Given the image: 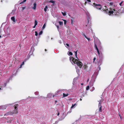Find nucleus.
Listing matches in <instances>:
<instances>
[{
  "instance_id": "48",
  "label": "nucleus",
  "mask_w": 124,
  "mask_h": 124,
  "mask_svg": "<svg viewBox=\"0 0 124 124\" xmlns=\"http://www.w3.org/2000/svg\"><path fill=\"white\" fill-rule=\"evenodd\" d=\"M1 72H0V75H1Z\"/></svg>"
},
{
  "instance_id": "15",
  "label": "nucleus",
  "mask_w": 124,
  "mask_h": 124,
  "mask_svg": "<svg viewBox=\"0 0 124 124\" xmlns=\"http://www.w3.org/2000/svg\"><path fill=\"white\" fill-rule=\"evenodd\" d=\"M34 24V25L36 26L38 24V22L36 20H35V21Z\"/></svg>"
},
{
  "instance_id": "55",
  "label": "nucleus",
  "mask_w": 124,
  "mask_h": 124,
  "mask_svg": "<svg viewBox=\"0 0 124 124\" xmlns=\"http://www.w3.org/2000/svg\"><path fill=\"white\" fill-rule=\"evenodd\" d=\"M93 83L92 84V86L93 85Z\"/></svg>"
},
{
  "instance_id": "17",
  "label": "nucleus",
  "mask_w": 124,
  "mask_h": 124,
  "mask_svg": "<svg viewBox=\"0 0 124 124\" xmlns=\"http://www.w3.org/2000/svg\"><path fill=\"white\" fill-rule=\"evenodd\" d=\"M49 2H51L52 3L54 4L55 2V1L54 0H51L49 1Z\"/></svg>"
},
{
  "instance_id": "33",
  "label": "nucleus",
  "mask_w": 124,
  "mask_h": 124,
  "mask_svg": "<svg viewBox=\"0 0 124 124\" xmlns=\"http://www.w3.org/2000/svg\"><path fill=\"white\" fill-rule=\"evenodd\" d=\"M86 38L88 40V41H89L90 40L89 38H88L87 37H86Z\"/></svg>"
},
{
  "instance_id": "10",
  "label": "nucleus",
  "mask_w": 124,
  "mask_h": 124,
  "mask_svg": "<svg viewBox=\"0 0 124 124\" xmlns=\"http://www.w3.org/2000/svg\"><path fill=\"white\" fill-rule=\"evenodd\" d=\"M36 3H35L34 4V7H32V8L33 9H36Z\"/></svg>"
},
{
  "instance_id": "20",
  "label": "nucleus",
  "mask_w": 124,
  "mask_h": 124,
  "mask_svg": "<svg viewBox=\"0 0 124 124\" xmlns=\"http://www.w3.org/2000/svg\"><path fill=\"white\" fill-rule=\"evenodd\" d=\"M62 15L63 16H66V12H65L64 13H63V12H62Z\"/></svg>"
},
{
  "instance_id": "52",
  "label": "nucleus",
  "mask_w": 124,
  "mask_h": 124,
  "mask_svg": "<svg viewBox=\"0 0 124 124\" xmlns=\"http://www.w3.org/2000/svg\"><path fill=\"white\" fill-rule=\"evenodd\" d=\"M54 95H53V97H54Z\"/></svg>"
},
{
  "instance_id": "4",
  "label": "nucleus",
  "mask_w": 124,
  "mask_h": 124,
  "mask_svg": "<svg viewBox=\"0 0 124 124\" xmlns=\"http://www.w3.org/2000/svg\"><path fill=\"white\" fill-rule=\"evenodd\" d=\"M7 107V105H2L0 106V110H3L6 109Z\"/></svg>"
},
{
  "instance_id": "25",
  "label": "nucleus",
  "mask_w": 124,
  "mask_h": 124,
  "mask_svg": "<svg viewBox=\"0 0 124 124\" xmlns=\"http://www.w3.org/2000/svg\"><path fill=\"white\" fill-rule=\"evenodd\" d=\"M76 105V103H75L74 104H73L72 105V106H71V108H72L73 107H74Z\"/></svg>"
},
{
  "instance_id": "34",
  "label": "nucleus",
  "mask_w": 124,
  "mask_h": 124,
  "mask_svg": "<svg viewBox=\"0 0 124 124\" xmlns=\"http://www.w3.org/2000/svg\"><path fill=\"white\" fill-rule=\"evenodd\" d=\"M97 52L98 53V54L99 55L100 54V52L99 51V50H97Z\"/></svg>"
},
{
  "instance_id": "50",
  "label": "nucleus",
  "mask_w": 124,
  "mask_h": 124,
  "mask_svg": "<svg viewBox=\"0 0 124 124\" xmlns=\"http://www.w3.org/2000/svg\"><path fill=\"white\" fill-rule=\"evenodd\" d=\"M57 102V101H55V103H56V102Z\"/></svg>"
},
{
  "instance_id": "40",
  "label": "nucleus",
  "mask_w": 124,
  "mask_h": 124,
  "mask_svg": "<svg viewBox=\"0 0 124 124\" xmlns=\"http://www.w3.org/2000/svg\"><path fill=\"white\" fill-rule=\"evenodd\" d=\"M56 27H57V29H58L59 28V26L58 25H57L56 26Z\"/></svg>"
},
{
  "instance_id": "18",
  "label": "nucleus",
  "mask_w": 124,
  "mask_h": 124,
  "mask_svg": "<svg viewBox=\"0 0 124 124\" xmlns=\"http://www.w3.org/2000/svg\"><path fill=\"white\" fill-rule=\"evenodd\" d=\"M59 24L60 25H62L63 24V22H61V21H59Z\"/></svg>"
},
{
  "instance_id": "21",
  "label": "nucleus",
  "mask_w": 124,
  "mask_h": 124,
  "mask_svg": "<svg viewBox=\"0 0 124 124\" xmlns=\"http://www.w3.org/2000/svg\"><path fill=\"white\" fill-rule=\"evenodd\" d=\"M78 50H77L76 51L74 52L75 53V56H76V57L77 59H78V58L77 57V52Z\"/></svg>"
},
{
  "instance_id": "54",
  "label": "nucleus",
  "mask_w": 124,
  "mask_h": 124,
  "mask_svg": "<svg viewBox=\"0 0 124 124\" xmlns=\"http://www.w3.org/2000/svg\"><path fill=\"white\" fill-rule=\"evenodd\" d=\"M1 36L0 35V38H1Z\"/></svg>"
},
{
  "instance_id": "19",
  "label": "nucleus",
  "mask_w": 124,
  "mask_h": 124,
  "mask_svg": "<svg viewBox=\"0 0 124 124\" xmlns=\"http://www.w3.org/2000/svg\"><path fill=\"white\" fill-rule=\"evenodd\" d=\"M46 26V24L45 23L44 24L43 27H42V29H43L45 28Z\"/></svg>"
},
{
  "instance_id": "47",
  "label": "nucleus",
  "mask_w": 124,
  "mask_h": 124,
  "mask_svg": "<svg viewBox=\"0 0 124 124\" xmlns=\"http://www.w3.org/2000/svg\"><path fill=\"white\" fill-rule=\"evenodd\" d=\"M81 85H84V84L83 83H81Z\"/></svg>"
},
{
  "instance_id": "26",
  "label": "nucleus",
  "mask_w": 124,
  "mask_h": 124,
  "mask_svg": "<svg viewBox=\"0 0 124 124\" xmlns=\"http://www.w3.org/2000/svg\"><path fill=\"white\" fill-rule=\"evenodd\" d=\"M27 0H23V2L20 3V4H21L23 3L24 2H25Z\"/></svg>"
},
{
  "instance_id": "14",
  "label": "nucleus",
  "mask_w": 124,
  "mask_h": 124,
  "mask_svg": "<svg viewBox=\"0 0 124 124\" xmlns=\"http://www.w3.org/2000/svg\"><path fill=\"white\" fill-rule=\"evenodd\" d=\"M103 99H101L99 101V104L101 105V104L102 102L103 101Z\"/></svg>"
},
{
  "instance_id": "22",
  "label": "nucleus",
  "mask_w": 124,
  "mask_h": 124,
  "mask_svg": "<svg viewBox=\"0 0 124 124\" xmlns=\"http://www.w3.org/2000/svg\"><path fill=\"white\" fill-rule=\"evenodd\" d=\"M95 48H96V50H97H97H98L99 49L97 46L96 45V44H95Z\"/></svg>"
},
{
  "instance_id": "38",
  "label": "nucleus",
  "mask_w": 124,
  "mask_h": 124,
  "mask_svg": "<svg viewBox=\"0 0 124 124\" xmlns=\"http://www.w3.org/2000/svg\"><path fill=\"white\" fill-rule=\"evenodd\" d=\"M95 60H96V58L95 57H94L93 59V62H94L95 61Z\"/></svg>"
},
{
  "instance_id": "31",
  "label": "nucleus",
  "mask_w": 124,
  "mask_h": 124,
  "mask_svg": "<svg viewBox=\"0 0 124 124\" xmlns=\"http://www.w3.org/2000/svg\"><path fill=\"white\" fill-rule=\"evenodd\" d=\"M82 34L83 36H84L85 38H86V37H87V36H86L85 35V34L84 33H82Z\"/></svg>"
},
{
  "instance_id": "6",
  "label": "nucleus",
  "mask_w": 124,
  "mask_h": 124,
  "mask_svg": "<svg viewBox=\"0 0 124 124\" xmlns=\"http://www.w3.org/2000/svg\"><path fill=\"white\" fill-rule=\"evenodd\" d=\"M98 108H99V112H102V106L101 105L99 104L98 105Z\"/></svg>"
},
{
  "instance_id": "46",
  "label": "nucleus",
  "mask_w": 124,
  "mask_h": 124,
  "mask_svg": "<svg viewBox=\"0 0 124 124\" xmlns=\"http://www.w3.org/2000/svg\"><path fill=\"white\" fill-rule=\"evenodd\" d=\"M59 114H60L59 113V112H58V114H57V116H59Z\"/></svg>"
},
{
  "instance_id": "39",
  "label": "nucleus",
  "mask_w": 124,
  "mask_h": 124,
  "mask_svg": "<svg viewBox=\"0 0 124 124\" xmlns=\"http://www.w3.org/2000/svg\"><path fill=\"white\" fill-rule=\"evenodd\" d=\"M113 3L112 2H110V5H112L113 4Z\"/></svg>"
},
{
  "instance_id": "16",
  "label": "nucleus",
  "mask_w": 124,
  "mask_h": 124,
  "mask_svg": "<svg viewBox=\"0 0 124 124\" xmlns=\"http://www.w3.org/2000/svg\"><path fill=\"white\" fill-rule=\"evenodd\" d=\"M123 2H124V1H122L119 4V5L121 6H123V5H122V4Z\"/></svg>"
},
{
  "instance_id": "1",
  "label": "nucleus",
  "mask_w": 124,
  "mask_h": 124,
  "mask_svg": "<svg viewBox=\"0 0 124 124\" xmlns=\"http://www.w3.org/2000/svg\"><path fill=\"white\" fill-rule=\"evenodd\" d=\"M70 60L72 63L73 62L74 64H77L80 68H82L83 64L81 62L79 61L78 59H75L74 58L70 56Z\"/></svg>"
},
{
  "instance_id": "37",
  "label": "nucleus",
  "mask_w": 124,
  "mask_h": 124,
  "mask_svg": "<svg viewBox=\"0 0 124 124\" xmlns=\"http://www.w3.org/2000/svg\"><path fill=\"white\" fill-rule=\"evenodd\" d=\"M24 64V62H22V64H21V65H23Z\"/></svg>"
},
{
  "instance_id": "42",
  "label": "nucleus",
  "mask_w": 124,
  "mask_h": 124,
  "mask_svg": "<svg viewBox=\"0 0 124 124\" xmlns=\"http://www.w3.org/2000/svg\"><path fill=\"white\" fill-rule=\"evenodd\" d=\"M66 45L67 46H69V45L68 44H66Z\"/></svg>"
},
{
  "instance_id": "5",
  "label": "nucleus",
  "mask_w": 124,
  "mask_h": 124,
  "mask_svg": "<svg viewBox=\"0 0 124 124\" xmlns=\"http://www.w3.org/2000/svg\"><path fill=\"white\" fill-rule=\"evenodd\" d=\"M13 115V114L12 112L9 111L8 112H7L4 115L8 116L9 115Z\"/></svg>"
},
{
  "instance_id": "3",
  "label": "nucleus",
  "mask_w": 124,
  "mask_h": 124,
  "mask_svg": "<svg viewBox=\"0 0 124 124\" xmlns=\"http://www.w3.org/2000/svg\"><path fill=\"white\" fill-rule=\"evenodd\" d=\"M93 5L94 6L96 7L98 9L100 10L102 6L100 4H97L94 3Z\"/></svg>"
},
{
  "instance_id": "23",
  "label": "nucleus",
  "mask_w": 124,
  "mask_h": 124,
  "mask_svg": "<svg viewBox=\"0 0 124 124\" xmlns=\"http://www.w3.org/2000/svg\"><path fill=\"white\" fill-rule=\"evenodd\" d=\"M72 54H73L71 52H69V54H68L69 55H72Z\"/></svg>"
},
{
  "instance_id": "49",
  "label": "nucleus",
  "mask_w": 124,
  "mask_h": 124,
  "mask_svg": "<svg viewBox=\"0 0 124 124\" xmlns=\"http://www.w3.org/2000/svg\"><path fill=\"white\" fill-rule=\"evenodd\" d=\"M45 51H47V50L46 49H45Z\"/></svg>"
},
{
  "instance_id": "56",
  "label": "nucleus",
  "mask_w": 124,
  "mask_h": 124,
  "mask_svg": "<svg viewBox=\"0 0 124 124\" xmlns=\"http://www.w3.org/2000/svg\"><path fill=\"white\" fill-rule=\"evenodd\" d=\"M72 23H73V22H71V23L72 24Z\"/></svg>"
},
{
  "instance_id": "27",
  "label": "nucleus",
  "mask_w": 124,
  "mask_h": 124,
  "mask_svg": "<svg viewBox=\"0 0 124 124\" xmlns=\"http://www.w3.org/2000/svg\"><path fill=\"white\" fill-rule=\"evenodd\" d=\"M43 33V31H41L39 33V35H40L41 34Z\"/></svg>"
},
{
  "instance_id": "11",
  "label": "nucleus",
  "mask_w": 124,
  "mask_h": 124,
  "mask_svg": "<svg viewBox=\"0 0 124 124\" xmlns=\"http://www.w3.org/2000/svg\"><path fill=\"white\" fill-rule=\"evenodd\" d=\"M69 94L67 93V94H65L64 93H63V97H64L67 96L69 95Z\"/></svg>"
},
{
  "instance_id": "51",
  "label": "nucleus",
  "mask_w": 124,
  "mask_h": 124,
  "mask_svg": "<svg viewBox=\"0 0 124 124\" xmlns=\"http://www.w3.org/2000/svg\"><path fill=\"white\" fill-rule=\"evenodd\" d=\"M80 100L81 101L82 100V99H80Z\"/></svg>"
},
{
  "instance_id": "36",
  "label": "nucleus",
  "mask_w": 124,
  "mask_h": 124,
  "mask_svg": "<svg viewBox=\"0 0 124 124\" xmlns=\"http://www.w3.org/2000/svg\"><path fill=\"white\" fill-rule=\"evenodd\" d=\"M94 89H95L94 87H92V91H93V90H94Z\"/></svg>"
},
{
  "instance_id": "12",
  "label": "nucleus",
  "mask_w": 124,
  "mask_h": 124,
  "mask_svg": "<svg viewBox=\"0 0 124 124\" xmlns=\"http://www.w3.org/2000/svg\"><path fill=\"white\" fill-rule=\"evenodd\" d=\"M48 6H45V8H44V11H45V12H46V11H47V10L48 9Z\"/></svg>"
},
{
  "instance_id": "24",
  "label": "nucleus",
  "mask_w": 124,
  "mask_h": 124,
  "mask_svg": "<svg viewBox=\"0 0 124 124\" xmlns=\"http://www.w3.org/2000/svg\"><path fill=\"white\" fill-rule=\"evenodd\" d=\"M89 88V85L87 86L86 88V90H88Z\"/></svg>"
},
{
  "instance_id": "44",
  "label": "nucleus",
  "mask_w": 124,
  "mask_h": 124,
  "mask_svg": "<svg viewBox=\"0 0 124 124\" xmlns=\"http://www.w3.org/2000/svg\"><path fill=\"white\" fill-rule=\"evenodd\" d=\"M49 95L50 96H52V94H49Z\"/></svg>"
},
{
  "instance_id": "28",
  "label": "nucleus",
  "mask_w": 124,
  "mask_h": 124,
  "mask_svg": "<svg viewBox=\"0 0 124 124\" xmlns=\"http://www.w3.org/2000/svg\"><path fill=\"white\" fill-rule=\"evenodd\" d=\"M63 20L64 21V24H66L67 23L66 21L65 20Z\"/></svg>"
},
{
  "instance_id": "7",
  "label": "nucleus",
  "mask_w": 124,
  "mask_h": 124,
  "mask_svg": "<svg viewBox=\"0 0 124 124\" xmlns=\"http://www.w3.org/2000/svg\"><path fill=\"white\" fill-rule=\"evenodd\" d=\"M13 112V114H17L18 113V112L17 110L16 109H15L13 111H12Z\"/></svg>"
},
{
  "instance_id": "13",
  "label": "nucleus",
  "mask_w": 124,
  "mask_h": 124,
  "mask_svg": "<svg viewBox=\"0 0 124 124\" xmlns=\"http://www.w3.org/2000/svg\"><path fill=\"white\" fill-rule=\"evenodd\" d=\"M83 67L84 69L85 70L87 68V66L86 64H85L83 66Z\"/></svg>"
},
{
  "instance_id": "43",
  "label": "nucleus",
  "mask_w": 124,
  "mask_h": 124,
  "mask_svg": "<svg viewBox=\"0 0 124 124\" xmlns=\"http://www.w3.org/2000/svg\"><path fill=\"white\" fill-rule=\"evenodd\" d=\"M23 65H21V64L20 65V67H19V68H21L22 67V66Z\"/></svg>"
},
{
  "instance_id": "35",
  "label": "nucleus",
  "mask_w": 124,
  "mask_h": 124,
  "mask_svg": "<svg viewBox=\"0 0 124 124\" xmlns=\"http://www.w3.org/2000/svg\"><path fill=\"white\" fill-rule=\"evenodd\" d=\"M22 8V9L23 10H24L25 8V7H23Z\"/></svg>"
},
{
  "instance_id": "32",
  "label": "nucleus",
  "mask_w": 124,
  "mask_h": 124,
  "mask_svg": "<svg viewBox=\"0 0 124 124\" xmlns=\"http://www.w3.org/2000/svg\"><path fill=\"white\" fill-rule=\"evenodd\" d=\"M119 116L120 119H122V117L121 116V115L120 114H119Z\"/></svg>"
},
{
  "instance_id": "53",
  "label": "nucleus",
  "mask_w": 124,
  "mask_h": 124,
  "mask_svg": "<svg viewBox=\"0 0 124 124\" xmlns=\"http://www.w3.org/2000/svg\"><path fill=\"white\" fill-rule=\"evenodd\" d=\"M71 22H73V20H72V19L71 20Z\"/></svg>"
},
{
  "instance_id": "2",
  "label": "nucleus",
  "mask_w": 124,
  "mask_h": 124,
  "mask_svg": "<svg viewBox=\"0 0 124 124\" xmlns=\"http://www.w3.org/2000/svg\"><path fill=\"white\" fill-rule=\"evenodd\" d=\"M110 10L109 11L108 13L110 15H119L120 13L118 11L119 10L115 9L113 8H109Z\"/></svg>"
},
{
  "instance_id": "41",
  "label": "nucleus",
  "mask_w": 124,
  "mask_h": 124,
  "mask_svg": "<svg viewBox=\"0 0 124 124\" xmlns=\"http://www.w3.org/2000/svg\"><path fill=\"white\" fill-rule=\"evenodd\" d=\"M87 0L89 2H91V0Z\"/></svg>"
},
{
  "instance_id": "45",
  "label": "nucleus",
  "mask_w": 124,
  "mask_h": 124,
  "mask_svg": "<svg viewBox=\"0 0 124 124\" xmlns=\"http://www.w3.org/2000/svg\"><path fill=\"white\" fill-rule=\"evenodd\" d=\"M36 26H35V25H34V26H33V28H35V27Z\"/></svg>"
},
{
  "instance_id": "29",
  "label": "nucleus",
  "mask_w": 124,
  "mask_h": 124,
  "mask_svg": "<svg viewBox=\"0 0 124 124\" xmlns=\"http://www.w3.org/2000/svg\"><path fill=\"white\" fill-rule=\"evenodd\" d=\"M35 36H38V32L37 31H35Z\"/></svg>"
},
{
  "instance_id": "9",
  "label": "nucleus",
  "mask_w": 124,
  "mask_h": 124,
  "mask_svg": "<svg viewBox=\"0 0 124 124\" xmlns=\"http://www.w3.org/2000/svg\"><path fill=\"white\" fill-rule=\"evenodd\" d=\"M11 19L14 22L16 21L15 17L14 16L11 17Z\"/></svg>"
},
{
  "instance_id": "30",
  "label": "nucleus",
  "mask_w": 124,
  "mask_h": 124,
  "mask_svg": "<svg viewBox=\"0 0 124 124\" xmlns=\"http://www.w3.org/2000/svg\"><path fill=\"white\" fill-rule=\"evenodd\" d=\"M12 120L11 119L10 120H9V121H8L7 122L8 123H11V122H12Z\"/></svg>"
},
{
  "instance_id": "57",
  "label": "nucleus",
  "mask_w": 124,
  "mask_h": 124,
  "mask_svg": "<svg viewBox=\"0 0 124 124\" xmlns=\"http://www.w3.org/2000/svg\"><path fill=\"white\" fill-rule=\"evenodd\" d=\"M1 89V88H0V90Z\"/></svg>"
},
{
  "instance_id": "8",
  "label": "nucleus",
  "mask_w": 124,
  "mask_h": 124,
  "mask_svg": "<svg viewBox=\"0 0 124 124\" xmlns=\"http://www.w3.org/2000/svg\"><path fill=\"white\" fill-rule=\"evenodd\" d=\"M19 106V105L18 104H16L14 105V108L15 109H16L18 110V108L17 107Z\"/></svg>"
}]
</instances>
